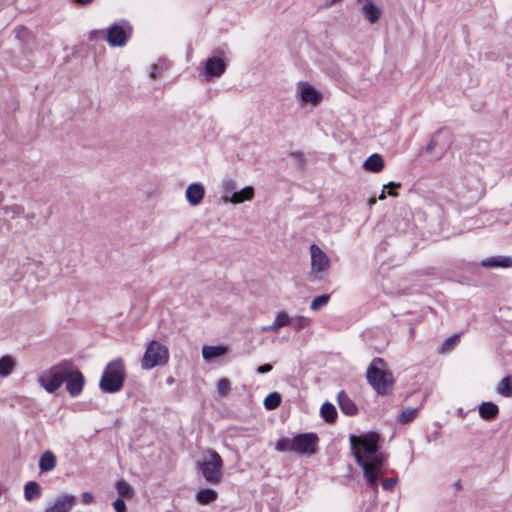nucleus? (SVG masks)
I'll return each instance as SVG.
<instances>
[{"label": "nucleus", "mask_w": 512, "mask_h": 512, "mask_svg": "<svg viewBox=\"0 0 512 512\" xmlns=\"http://www.w3.org/2000/svg\"><path fill=\"white\" fill-rule=\"evenodd\" d=\"M349 441L355 461L362 468L367 484L373 491H377L378 480L386 471V457L378 446L379 435L375 432L360 436L350 435Z\"/></svg>", "instance_id": "f257e3e1"}, {"label": "nucleus", "mask_w": 512, "mask_h": 512, "mask_svg": "<svg viewBox=\"0 0 512 512\" xmlns=\"http://www.w3.org/2000/svg\"><path fill=\"white\" fill-rule=\"evenodd\" d=\"M366 378L372 388L380 395H389L394 386L392 373L382 358L376 357L370 363Z\"/></svg>", "instance_id": "f03ea898"}, {"label": "nucleus", "mask_w": 512, "mask_h": 512, "mask_svg": "<svg viewBox=\"0 0 512 512\" xmlns=\"http://www.w3.org/2000/svg\"><path fill=\"white\" fill-rule=\"evenodd\" d=\"M318 437L312 433H305L294 438H281L276 443L279 452H295L310 456L315 453Z\"/></svg>", "instance_id": "7ed1b4c3"}, {"label": "nucleus", "mask_w": 512, "mask_h": 512, "mask_svg": "<svg viewBox=\"0 0 512 512\" xmlns=\"http://www.w3.org/2000/svg\"><path fill=\"white\" fill-rule=\"evenodd\" d=\"M125 380V366L121 359L109 362L99 382L100 389L107 393L121 390Z\"/></svg>", "instance_id": "20e7f679"}, {"label": "nucleus", "mask_w": 512, "mask_h": 512, "mask_svg": "<svg viewBox=\"0 0 512 512\" xmlns=\"http://www.w3.org/2000/svg\"><path fill=\"white\" fill-rule=\"evenodd\" d=\"M223 460L215 450H207L202 461L197 464L204 479L211 484H218L223 476Z\"/></svg>", "instance_id": "39448f33"}, {"label": "nucleus", "mask_w": 512, "mask_h": 512, "mask_svg": "<svg viewBox=\"0 0 512 512\" xmlns=\"http://www.w3.org/2000/svg\"><path fill=\"white\" fill-rule=\"evenodd\" d=\"M69 375V362L64 361L42 372L38 377L39 384L49 393L55 392Z\"/></svg>", "instance_id": "423d86ee"}, {"label": "nucleus", "mask_w": 512, "mask_h": 512, "mask_svg": "<svg viewBox=\"0 0 512 512\" xmlns=\"http://www.w3.org/2000/svg\"><path fill=\"white\" fill-rule=\"evenodd\" d=\"M169 353L165 345L153 340L151 341L141 360V366L145 370L152 369L156 366L165 365L168 362Z\"/></svg>", "instance_id": "0eeeda50"}, {"label": "nucleus", "mask_w": 512, "mask_h": 512, "mask_svg": "<svg viewBox=\"0 0 512 512\" xmlns=\"http://www.w3.org/2000/svg\"><path fill=\"white\" fill-rule=\"evenodd\" d=\"M311 269L313 272L322 273L330 267V259L327 254L316 244L310 246Z\"/></svg>", "instance_id": "6e6552de"}, {"label": "nucleus", "mask_w": 512, "mask_h": 512, "mask_svg": "<svg viewBox=\"0 0 512 512\" xmlns=\"http://www.w3.org/2000/svg\"><path fill=\"white\" fill-rule=\"evenodd\" d=\"M66 389L68 393L72 396H78L82 390L84 385V377L82 373L78 370H73L72 364L69 362V375L66 380Z\"/></svg>", "instance_id": "1a4fd4ad"}, {"label": "nucleus", "mask_w": 512, "mask_h": 512, "mask_svg": "<svg viewBox=\"0 0 512 512\" xmlns=\"http://www.w3.org/2000/svg\"><path fill=\"white\" fill-rule=\"evenodd\" d=\"M106 39L112 47L124 46L128 39V33L122 25L115 23L108 28Z\"/></svg>", "instance_id": "9d476101"}, {"label": "nucleus", "mask_w": 512, "mask_h": 512, "mask_svg": "<svg viewBox=\"0 0 512 512\" xmlns=\"http://www.w3.org/2000/svg\"><path fill=\"white\" fill-rule=\"evenodd\" d=\"M300 86V98L303 102L313 105H318L321 102L322 94L320 91L316 90L312 85L305 82H300Z\"/></svg>", "instance_id": "9b49d317"}, {"label": "nucleus", "mask_w": 512, "mask_h": 512, "mask_svg": "<svg viewBox=\"0 0 512 512\" xmlns=\"http://www.w3.org/2000/svg\"><path fill=\"white\" fill-rule=\"evenodd\" d=\"M226 69V64L221 58L212 57L206 61L205 76L207 79L221 76Z\"/></svg>", "instance_id": "f8f14e48"}, {"label": "nucleus", "mask_w": 512, "mask_h": 512, "mask_svg": "<svg viewBox=\"0 0 512 512\" xmlns=\"http://www.w3.org/2000/svg\"><path fill=\"white\" fill-rule=\"evenodd\" d=\"M185 196L190 205L196 206L202 202L205 189L200 183H192L187 187Z\"/></svg>", "instance_id": "ddd939ff"}, {"label": "nucleus", "mask_w": 512, "mask_h": 512, "mask_svg": "<svg viewBox=\"0 0 512 512\" xmlns=\"http://www.w3.org/2000/svg\"><path fill=\"white\" fill-rule=\"evenodd\" d=\"M481 266L487 269L491 268H512L511 256H491L481 261Z\"/></svg>", "instance_id": "4468645a"}, {"label": "nucleus", "mask_w": 512, "mask_h": 512, "mask_svg": "<svg viewBox=\"0 0 512 512\" xmlns=\"http://www.w3.org/2000/svg\"><path fill=\"white\" fill-rule=\"evenodd\" d=\"M362 6V13L365 18L371 23H376L381 16V9L377 7L373 0H357Z\"/></svg>", "instance_id": "2eb2a0df"}, {"label": "nucleus", "mask_w": 512, "mask_h": 512, "mask_svg": "<svg viewBox=\"0 0 512 512\" xmlns=\"http://www.w3.org/2000/svg\"><path fill=\"white\" fill-rule=\"evenodd\" d=\"M75 497L73 495H64L56 499L49 508V512H69L74 505Z\"/></svg>", "instance_id": "dca6fc26"}, {"label": "nucleus", "mask_w": 512, "mask_h": 512, "mask_svg": "<svg viewBox=\"0 0 512 512\" xmlns=\"http://www.w3.org/2000/svg\"><path fill=\"white\" fill-rule=\"evenodd\" d=\"M384 167V161L380 154H372L369 156L363 163V168L366 171H370L373 173L380 172Z\"/></svg>", "instance_id": "f3484780"}, {"label": "nucleus", "mask_w": 512, "mask_h": 512, "mask_svg": "<svg viewBox=\"0 0 512 512\" xmlns=\"http://www.w3.org/2000/svg\"><path fill=\"white\" fill-rule=\"evenodd\" d=\"M338 404L340 406L341 411L346 415H355L357 413V406L355 403L345 394L344 391H341L338 394Z\"/></svg>", "instance_id": "a211bd4d"}, {"label": "nucleus", "mask_w": 512, "mask_h": 512, "mask_svg": "<svg viewBox=\"0 0 512 512\" xmlns=\"http://www.w3.org/2000/svg\"><path fill=\"white\" fill-rule=\"evenodd\" d=\"M291 318L286 312H279L276 315L275 321L272 325L262 327L263 331L277 332L280 328L290 325Z\"/></svg>", "instance_id": "6ab92c4d"}, {"label": "nucleus", "mask_w": 512, "mask_h": 512, "mask_svg": "<svg viewBox=\"0 0 512 512\" xmlns=\"http://www.w3.org/2000/svg\"><path fill=\"white\" fill-rule=\"evenodd\" d=\"M254 197V188L252 186H247L243 188L239 192H233L232 196H230L229 202L232 204H239L244 201H250Z\"/></svg>", "instance_id": "aec40b11"}, {"label": "nucleus", "mask_w": 512, "mask_h": 512, "mask_svg": "<svg viewBox=\"0 0 512 512\" xmlns=\"http://www.w3.org/2000/svg\"><path fill=\"white\" fill-rule=\"evenodd\" d=\"M478 410L479 415L485 420H492L499 413L498 406L493 402H483L481 405H479Z\"/></svg>", "instance_id": "412c9836"}, {"label": "nucleus", "mask_w": 512, "mask_h": 512, "mask_svg": "<svg viewBox=\"0 0 512 512\" xmlns=\"http://www.w3.org/2000/svg\"><path fill=\"white\" fill-rule=\"evenodd\" d=\"M56 466V457L53 452L45 451L39 459V468L42 472L52 471Z\"/></svg>", "instance_id": "4be33fe9"}, {"label": "nucleus", "mask_w": 512, "mask_h": 512, "mask_svg": "<svg viewBox=\"0 0 512 512\" xmlns=\"http://www.w3.org/2000/svg\"><path fill=\"white\" fill-rule=\"evenodd\" d=\"M227 353V348L222 345L209 346L205 345L202 347V357L205 360H211L213 358L220 357Z\"/></svg>", "instance_id": "5701e85b"}, {"label": "nucleus", "mask_w": 512, "mask_h": 512, "mask_svg": "<svg viewBox=\"0 0 512 512\" xmlns=\"http://www.w3.org/2000/svg\"><path fill=\"white\" fill-rule=\"evenodd\" d=\"M16 365L15 360L9 356H3L0 358V376L7 377L12 373Z\"/></svg>", "instance_id": "b1692460"}, {"label": "nucleus", "mask_w": 512, "mask_h": 512, "mask_svg": "<svg viewBox=\"0 0 512 512\" xmlns=\"http://www.w3.org/2000/svg\"><path fill=\"white\" fill-rule=\"evenodd\" d=\"M41 494V487L37 482L31 481L25 485L24 496L27 501L38 498Z\"/></svg>", "instance_id": "393cba45"}, {"label": "nucleus", "mask_w": 512, "mask_h": 512, "mask_svg": "<svg viewBox=\"0 0 512 512\" xmlns=\"http://www.w3.org/2000/svg\"><path fill=\"white\" fill-rule=\"evenodd\" d=\"M497 392L503 397H512V376H505L499 383Z\"/></svg>", "instance_id": "a878e982"}, {"label": "nucleus", "mask_w": 512, "mask_h": 512, "mask_svg": "<svg viewBox=\"0 0 512 512\" xmlns=\"http://www.w3.org/2000/svg\"><path fill=\"white\" fill-rule=\"evenodd\" d=\"M236 188V182L232 178H225L222 181L223 200L225 202H229L230 196H232L233 192H236Z\"/></svg>", "instance_id": "bb28decb"}, {"label": "nucleus", "mask_w": 512, "mask_h": 512, "mask_svg": "<svg viewBox=\"0 0 512 512\" xmlns=\"http://www.w3.org/2000/svg\"><path fill=\"white\" fill-rule=\"evenodd\" d=\"M217 498V492L212 489H203L198 492L196 499L200 504L206 505Z\"/></svg>", "instance_id": "cd10ccee"}, {"label": "nucleus", "mask_w": 512, "mask_h": 512, "mask_svg": "<svg viewBox=\"0 0 512 512\" xmlns=\"http://www.w3.org/2000/svg\"><path fill=\"white\" fill-rule=\"evenodd\" d=\"M321 415L326 422H334L337 417L336 408L331 403L325 402L321 407Z\"/></svg>", "instance_id": "c85d7f7f"}, {"label": "nucleus", "mask_w": 512, "mask_h": 512, "mask_svg": "<svg viewBox=\"0 0 512 512\" xmlns=\"http://www.w3.org/2000/svg\"><path fill=\"white\" fill-rule=\"evenodd\" d=\"M280 403L281 396L278 392H272L264 399V405L268 410L276 409Z\"/></svg>", "instance_id": "c756f323"}, {"label": "nucleus", "mask_w": 512, "mask_h": 512, "mask_svg": "<svg viewBox=\"0 0 512 512\" xmlns=\"http://www.w3.org/2000/svg\"><path fill=\"white\" fill-rule=\"evenodd\" d=\"M116 489H117V492L118 494L121 496V497H127V498H130L132 497L133 495V489L132 487L130 486L129 483H127L126 481L124 480H121V481H118L116 483Z\"/></svg>", "instance_id": "7c9ffc66"}, {"label": "nucleus", "mask_w": 512, "mask_h": 512, "mask_svg": "<svg viewBox=\"0 0 512 512\" xmlns=\"http://www.w3.org/2000/svg\"><path fill=\"white\" fill-rule=\"evenodd\" d=\"M417 412V408H406L400 414L398 421L402 424L411 422L416 417Z\"/></svg>", "instance_id": "2f4dec72"}, {"label": "nucleus", "mask_w": 512, "mask_h": 512, "mask_svg": "<svg viewBox=\"0 0 512 512\" xmlns=\"http://www.w3.org/2000/svg\"><path fill=\"white\" fill-rule=\"evenodd\" d=\"M329 298H330V296L328 294H323V295L315 297L310 304V308L313 311H317V310L321 309L328 303Z\"/></svg>", "instance_id": "473e14b6"}, {"label": "nucleus", "mask_w": 512, "mask_h": 512, "mask_svg": "<svg viewBox=\"0 0 512 512\" xmlns=\"http://www.w3.org/2000/svg\"><path fill=\"white\" fill-rule=\"evenodd\" d=\"M311 320L308 317L305 316H296L294 318H291V323L293 327H295L297 330H300L302 328H305L309 326Z\"/></svg>", "instance_id": "72a5a7b5"}, {"label": "nucleus", "mask_w": 512, "mask_h": 512, "mask_svg": "<svg viewBox=\"0 0 512 512\" xmlns=\"http://www.w3.org/2000/svg\"><path fill=\"white\" fill-rule=\"evenodd\" d=\"M458 342H459V335H452L451 337H449L448 339H446L443 342L441 351L445 352V351L452 349Z\"/></svg>", "instance_id": "f704fd0d"}, {"label": "nucleus", "mask_w": 512, "mask_h": 512, "mask_svg": "<svg viewBox=\"0 0 512 512\" xmlns=\"http://www.w3.org/2000/svg\"><path fill=\"white\" fill-rule=\"evenodd\" d=\"M218 393L222 396H225L230 390L229 380L226 378H222L217 383Z\"/></svg>", "instance_id": "c9c22d12"}, {"label": "nucleus", "mask_w": 512, "mask_h": 512, "mask_svg": "<svg viewBox=\"0 0 512 512\" xmlns=\"http://www.w3.org/2000/svg\"><path fill=\"white\" fill-rule=\"evenodd\" d=\"M290 156L294 159V161L296 162V164L299 166V167H303L304 164H305V157H304V154L302 152H292L290 154Z\"/></svg>", "instance_id": "e433bc0d"}, {"label": "nucleus", "mask_w": 512, "mask_h": 512, "mask_svg": "<svg viewBox=\"0 0 512 512\" xmlns=\"http://www.w3.org/2000/svg\"><path fill=\"white\" fill-rule=\"evenodd\" d=\"M398 479L396 477L386 478L382 481V487L385 490H391L397 484Z\"/></svg>", "instance_id": "4c0bfd02"}, {"label": "nucleus", "mask_w": 512, "mask_h": 512, "mask_svg": "<svg viewBox=\"0 0 512 512\" xmlns=\"http://www.w3.org/2000/svg\"><path fill=\"white\" fill-rule=\"evenodd\" d=\"M113 507L116 512H126V504L124 500L119 497L113 502Z\"/></svg>", "instance_id": "58836bf2"}, {"label": "nucleus", "mask_w": 512, "mask_h": 512, "mask_svg": "<svg viewBox=\"0 0 512 512\" xmlns=\"http://www.w3.org/2000/svg\"><path fill=\"white\" fill-rule=\"evenodd\" d=\"M81 497H82V502L85 505L91 504L94 500V497L90 492H83Z\"/></svg>", "instance_id": "ea45409f"}, {"label": "nucleus", "mask_w": 512, "mask_h": 512, "mask_svg": "<svg viewBox=\"0 0 512 512\" xmlns=\"http://www.w3.org/2000/svg\"><path fill=\"white\" fill-rule=\"evenodd\" d=\"M159 74L158 66L156 64L151 65L149 75L152 79H155Z\"/></svg>", "instance_id": "a19ab883"}, {"label": "nucleus", "mask_w": 512, "mask_h": 512, "mask_svg": "<svg viewBox=\"0 0 512 512\" xmlns=\"http://www.w3.org/2000/svg\"><path fill=\"white\" fill-rule=\"evenodd\" d=\"M272 370V366L270 364H264L257 368L258 373H268Z\"/></svg>", "instance_id": "79ce46f5"}, {"label": "nucleus", "mask_w": 512, "mask_h": 512, "mask_svg": "<svg viewBox=\"0 0 512 512\" xmlns=\"http://www.w3.org/2000/svg\"><path fill=\"white\" fill-rule=\"evenodd\" d=\"M436 146H437V142H436L435 140H433V139H432V140L427 144V146L425 147V150H426L427 152H431V151H433V150L435 149V147H436Z\"/></svg>", "instance_id": "37998d69"}, {"label": "nucleus", "mask_w": 512, "mask_h": 512, "mask_svg": "<svg viewBox=\"0 0 512 512\" xmlns=\"http://www.w3.org/2000/svg\"><path fill=\"white\" fill-rule=\"evenodd\" d=\"M342 0H325V5L327 7H332L334 4L341 2Z\"/></svg>", "instance_id": "c03bdc74"}, {"label": "nucleus", "mask_w": 512, "mask_h": 512, "mask_svg": "<svg viewBox=\"0 0 512 512\" xmlns=\"http://www.w3.org/2000/svg\"><path fill=\"white\" fill-rule=\"evenodd\" d=\"M74 3L80 4V5H87L91 3L93 0H72Z\"/></svg>", "instance_id": "a18cd8bd"}, {"label": "nucleus", "mask_w": 512, "mask_h": 512, "mask_svg": "<svg viewBox=\"0 0 512 512\" xmlns=\"http://www.w3.org/2000/svg\"><path fill=\"white\" fill-rule=\"evenodd\" d=\"M100 33H101V31H92V32H90L89 39L90 40L95 39L98 36V34H100Z\"/></svg>", "instance_id": "49530a36"}, {"label": "nucleus", "mask_w": 512, "mask_h": 512, "mask_svg": "<svg viewBox=\"0 0 512 512\" xmlns=\"http://www.w3.org/2000/svg\"><path fill=\"white\" fill-rule=\"evenodd\" d=\"M386 187L398 188V187H400V183L390 182V183L384 185V188H386Z\"/></svg>", "instance_id": "de8ad7c7"}, {"label": "nucleus", "mask_w": 512, "mask_h": 512, "mask_svg": "<svg viewBox=\"0 0 512 512\" xmlns=\"http://www.w3.org/2000/svg\"><path fill=\"white\" fill-rule=\"evenodd\" d=\"M376 203V199L374 197H371L368 199V205L372 207Z\"/></svg>", "instance_id": "09e8293b"}, {"label": "nucleus", "mask_w": 512, "mask_h": 512, "mask_svg": "<svg viewBox=\"0 0 512 512\" xmlns=\"http://www.w3.org/2000/svg\"><path fill=\"white\" fill-rule=\"evenodd\" d=\"M388 194H389L390 196H397V193H396L394 190H390V191H388Z\"/></svg>", "instance_id": "8fccbe9b"}, {"label": "nucleus", "mask_w": 512, "mask_h": 512, "mask_svg": "<svg viewBox=\"0 0 512 512\" xmlns=\"http://www.w3.org/2000/svg\"><path fill=\"white\" fill-rule=\"evenodd\" d=\"M385 197H386L385 193H384V191H382V193L379 195V199L383 200V199H385Z\"/></svg>", "instance_id": "3c124183"}]
</instances>
